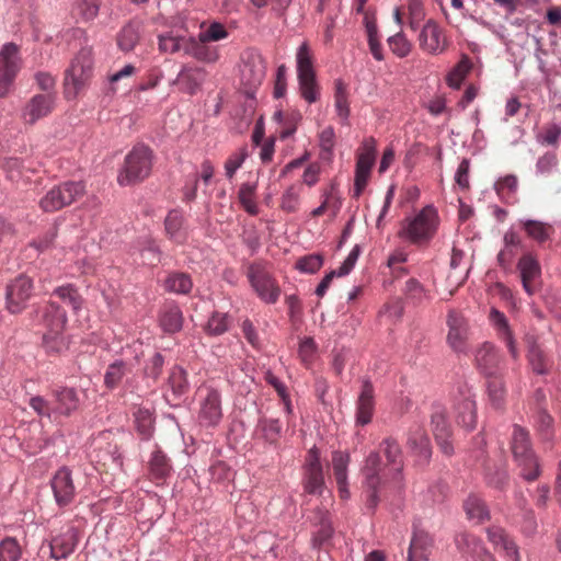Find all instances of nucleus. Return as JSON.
Returning <instances> with one entry per match:
<instances>
[{
  "label": "nucleus",
  "mask_w": 561,
  "mask_h": 561,
  "mask_svg": "<svg viewBox=\"0 0 561 561\" xmlns=\"http://www.w3.org/2000/svg\"><path fill=\"white\" fill-rule=\"evenodd\" d=\"M20 69L19 47L13 43L5 44L0 50V98L8 94Z\"/></svg>",
  "instance_id": "9b49d317"
},
{
  "label": "nucleus",
  "mask_w": 561,
  "mask_h": 561,
  "mask_svg": "<svg viewBox=\"0 0 561 561\" xmlns=\"http://www.w3.org/2000/svg\"><path fill=\"white\" fill-rule=\"evenodd\" d=\"M309 519L314 526L319 527V529L313 535V546L321 547L333 535V527L331 525L329 512L327 508L317 507L312 512V515L309 516Z\"/></svg>",
  "instance_id": "473e14b6"
},
{
  "label": "nucleus",
  "mask_w": 561,
  "mask_h": 561,
  "mask_svg": "<svg viewBox=\"0 0 561 561\" xmlns=\"http://www.w3.org/2000/svg\"><path fill=\"white\" fill-rule=\"evenodd\" d=\"M489 320L495 328L499 339L505 343L513 359H517L519 352L517 350L516 342L508 325L506 316L500 310L492 308L489 314Z\"/></svg>",
  "instance_id": "a878e982"
},
{
  "label": "nucleus",
  "mask_w": 561,
  "mask_h": 561,
  "mask_svg": "<svg viewBox=\"0 0 561 561\" xmlns=\"http://www.w3.org/2000/svg\"><path fill=\"white\" fill-rule=\"evenodd\" d=\"M474 364L484 377L494 376L500 374L501 356L493 344L484 342L474 353Z\"/></svg>",
  "instance_id": "4be33fe9"
},
{
  "label": "nucleus",
  "mask_w": 561,
  "mask_h": 561,
  "mask_svg": "<svg viewBox=\"0 0 561 561\" xmlns=\"http://www.w3.org/2000/svg\"><path fill=\"white\" fill-rule=\"evenodd\" d=\"M463 510L468 519L482 523L489 518V510L478 495L470 494L463 502Z\"/></svg>",
  "instance_id": "ea45409f"
},
{
  "label": "nucleus",
  "mask_w": 561,
  "mask_h": 561,
  "mask_svg": "<svg viewBox=\"0 0 561 561\" xmlns=\"http://www.w3.org/2000/svg\"><path fill=\"white\" fill-rule=\"evenodd\" d=\"M199 425L216 427L222 419L221 396L211 387H202L197 391Z\"/></svg>",
  "instance_id": "9d476101"
},
{
  "label": "nucleus",
  "mask_w": 561,
  "mask_h": 561,
  "mask_svg": "<svg viewBox=\"0 0 561 561\" xmlns=\"http://www.w3.org/2000/svg\"><path fill=\"white\" fill-rule=\"evenodd\" d=\"M100 4V0H77L73 4L72 13L82 21H92L99 13Z\"/></svg>",
  "instance_id": "8fccbe9b"
},
{
  "label": "nucleus",
  "mask_w": 561,
  "mask_h": 561,
  "mask_svg": "<svg viewBox=\"0 0 561 561\" xmlns=\"http://www.w3.org/2000/svg\"><path fill=\"white\" fill-rule=\"evenodd\" d=\"M78 543L77 531L69 528L66 533L51 539L49 548L50 554L55 559H65L70 556Z\"/></svg>",
  "instance_id": "f704fd0d"
},
{
  "label": "nucleus",
  "mask_w": 561,
  "mask_h": 561,
  "mask_svg": "<svg viewBox=\"0 0 561 561\" xmlns=\"http://www.w3.org/2000/svg\"><path fill=\"white\" fill-rule=\"evenodd\" d=\"M375 411V390L369 380H364L356 402V424L365 426L373 420Z\"/></svg>",
  "instance_id": "b1692460"
},
{
  "label": "nucleus",
  "mask_w": 561,
  "mask_h": 561,
  "mask_svg": "<svg viewBox=\"0 0 561 561\" xmlns=\"http://www.w3.org/2000/svg\"><path fill=\"white\" fill-rule=\"evenodd\" d=\"M431 424L434 437L442 451L450 456L454 453L451 438V427L446 419V410L440 404H434L431 415Z\"/></svg>",
  "instance_id": "a211bd4d"
},
{
  "label": "nucleus",
  "mask_w": 561,
  "mask_h": 561,
  "mask_svg": "<svg viewBox=\"0 0 561 561\" xmlns=\"http://www.w3.org/2000/svg\"><path fill=\"white\" fill-rule=\"evenodd\" d=\"M376 145L373 138L365 140L357 156L355 171V196L358 197L367 185L375 162Z\"/></svg>",
  "instance_id": "f3484780"
},
{
  "label": "nucleus",
  "mask_w": 561,
  "mask_h": 561,
  "mask_svg": "<svg viewBox=\"0 0 561 561\" xmlns=\"http://www.w3.org/2000/svg\"><path fill=\"white\" fill-rule=\"evenodd\" d=\"M511 449L520 469V476L527 481L537 480L540 476V465L531 448L529 432L520 425L513 426Z\"/></svg>",
  "instance_id": "423d86ee"
},
{
  "label": "nucleus",
  "mask_w": 561,
  "mask_h": 561,
  "mask_svg": "<svg viewBox=\"0 0 561 561\" xmlns=\"http://www.w3.org/2000/svg\"><path fill=\"white\" fill-rule=\"evenodd\" d=\"M230 320L227 313L214 312L209 318L205 330L210 335H221L228 331Z\"/></svg>",
  "instance_id": "052dcab7"
},
{
  "label": "nucleus",
  "mask_w": 561,
  "mask_h": 561,
  "mask_svg": "<svg viewBox=\"0 0 561 561\" xmlns=\"http://www.w3.org/2000/svg\"><path fill=\"white\" fill-rule=\"evenodd\" d=\"M188 37L173 35L171 33L159 35V49L163 53L174 54L180 50L184 51V46Z\"/></svg>",
  "instance_id": "6e6d98bb"
},
{
  "label": "nucleus",
  "mask_w": 561,
  "mask_h": 561,
  "mask_svg": "<svg viewBox=\"0 0 561 561\" xmlns=\"http://www.w3.org/2000/svg\"><path fill=\"white\" fill-rule=\"evenodd\" d=\"M152 164V150L144 144L134 146L126 154L124 164L118 172V184L129 186L145 181L151 174Z\"/></svg>",
  "instance_id": "39448f33"
},
{
  "label": "nucleus",
  "mask_w": 561,
  "mask_h": 561,
  "mask_svg": "<svg viewBox=\"0 0 561 561\" xmlns=\"http://www.w3.org/2000/svg\"><path fill=\"white\" fill-rule=\"evenodd\" d=\"M402 468V453L399 444L392 438H386L380 443L379 453L369 454L363 469L369 508H375L378 504L379 485L386 482L388 477L399 481Z\"/></svg>",
  "instance_id": "f257e3e1"
},
{
  "label": "nucleus",
  "mask_w": 561,
  "mask_h": 561,
  "mask_svg": "<svg viewBox=\"0 0 561 561\" xmlns=\"http://www.w3.org/2000/svg\"><path fill=\"white\" fill-rule=\"evenodd\" d=\"M527 357L534 373L539 375L548 373L550 364L543 352L539 348V346L531 345L529 347Z\"/></svg>",
  "instance_id": "4d7b16f0"
},
{
  "label": "nucleus",
  "mask_w": 561,
  "mask_h": 561,
  "mask_svg": "<svg viewBox=\"0 0 561 561\" xmlns=\"http://www.w3.org/2000/svg\"><path fill=\"white\" fill-rule=\"evenodd\" d=\"M296 64H297V76L316 73L314 55H313V51H312L310 45L308 44V42H304L298 47L297 53H296Z\"/></svg>",
  "instance_id": "49530a36"
},
{
  "label": "nucleus",
  "mask_w": 561,
  "mask_h": 561,
  "mask_svg": "<svg viewBox=\"0 0 561 561\" xmlns=\"http://www.w3.org/2000/svg\"><path fill=\"white\" fill-rule=\"evenodd\" d=\"M455 542L457 548L468 554H474L478 552V549L480 548V545L477 540V538L468 533H461L458 534L455 538Z\"/></svg>",
  "instance_id": "69168bd1"
},
{
  "label": "nucleus",
  "mask_w": 561,
  "mask_h": 561,
  "mask_svg": "<svg viewBox=\"0 0 561 561\" xmlns=\"http://www.w3.org/2000/svg\"><path fill=\"white\" fill-rule=\"evenodd\" d=\"M84 194L82 182L68 181L51 187L41 199L39 206L46 213H54L71 205Z\"/></svg>",
  "instance_id": "6e6552de"
},
{
  "label": "nucleus",
  "mask_w": 561,
  "mask_h": 561,
  "mask_svg": "<svg viewBox=\"0 0 561 561\" xmlns=\"http://www.w3.org/2000/svg\"><path fill=\"white\" fill-rule=\"evenodd\" d=\"M190 382L186 370L181 366H173L170 369L164 398L171 405H179L181 399L187 393Z\"/></svg>",
  "instance_id": "aec40b11"
},
{
  "label": "nucleus",
  "mask_w": 561,
  "mask_h": 561,
  "mask_svg": "<svg viewBox=\"0 0 561 561\" xmlns=\"http://www.w3.org/2000/svg\"><path fill=\"white\" fill-rule=\"evenodd\" d=\"M518 181L515 175L501 178L494 185L496 194L505 203H513L517 190Z\"/></svg>",
  "instance_id": "3c124183"
},
{
  "label": "nucleus",
  "mask_w": 561,
  "mask_h": 561,
  "mask_svg": "<svg viewBox=\"0 0 561 561\" xmlns=\"http://www.w3.org/2000/svg\"><path fill=\"white\" fill-rule=\"evenodd\" d=\"M184 53L198 61L213 64L219 59V51L216 46H211L207 41L188 37L184 46Z\"/></svg>",
  "instance_id": "bb28decb"
},
{
  "label": "nucleus",
  "mask_w": 561,
  "mask_h": 561,
  "mask_svg": "<svg viewBox=\"0 0 561 561\" xmlns=\"http://www.w3.org/2000/svg\"><path fill=\"white\" fill-rule=\"evenodd\" d=\"M438 224L437 210L427 205L414 217L405 218L402 221L398 236L412 244L424 245L434 238Z\"/></svg>",
  "instance_id": "7ed1b4c3"
},
{
  "label": "nucleus",
  "mask_w": 561,
  "mask_h": 561,
  "mask_svg": "<svg viewBox=\"0 0 561 561\" xmlns=\"http://www.w3.org/2000/svg\"><path fill=\"white\" fill-rule=\"evenodd\" d=\"M470 69L471 61L467 56H463L459 62L448 72L446 77L447 84L453 89H459Z\"/></svg>",
  "instance_id": "09e8293b"
},
{
  "label": "nucleus",
  "mask_w": 561,
  "mask_h": 561,
  "mask_svg": "<svg viewBox=\"0 0 561 561\" xmlns=\"http://www.w3.org/2000/svg\"><path fill=\"white\" fill-rule=\"evenodd\" d=\"M408 446L422 462L428 461L432 455L430 438L421 425L410 428Z\"/></svg>",
  "instance_id": "cd10ccee"
},
{
  "label": "nucleus",
  "mask_w": 561,
  "mask_h": 561,
  "mask_svg": "<svg viewBox=\"0 0 561 561\" xmlns=\"http://www.w3.org/2000/svg\"><path fill=\"white\" fill-rule=\"evenodd\" d=\"M448 327L447 344L458 353L467 351V344L470 336L467 319L456 310H450L446 320Z\"/></svg>",
  "instance_id": "2eb2a0df"
},
{
  "label": "nucleus",
  "mask_w": 561,
  "mask_h": 561,
  "mask_svg": "<svg viewBox=\"0 0 561 561\" xmlns=\"http://www.w3.org/2000/svg\"><path fill=\"white\" fill-rule=\"evenodd\" d=\"M257 433L268 443H277L282 436V425L277 419L263 417L259 421Z\"/></svg>",
  "instance_id": "de8ad7c7"
},
{
  "label": "nucleus",
  "mask_w": 561,
  "mask_h": 561,
  "mask_svg": "<svg viewBox=\"0 0 561 561\" xmlns=\"http://www.w3.org/2000/svg\"><path fill=\"white\" fill-rule=\"evenodd\" d=\"M388 45L390 50L399 58L407 57L413 47L412 43L401 31L388 38Z\"/></svg>",
  "instance_id": "13d9d810"
},
{
  "label": "nucleus",
  "mask_w": 561,
  "mask_h": 561,
  "mask_svg": "<svg viewBox=\"0 0 561 561\" xmlns=\"http://www.w3.org/2000/svg\"><path fill=\"white\" fill-rule=\"evenodd\" d=\"M51 295L67 305L73 313H78L83 307L84 299L72 284L56 287Z\"/></svg>",
  "instance_id": "c9c22d12"
},
{
  "label": "nucleus",
  "mask_w": 561,
  "mask_h": 561,
  "mask_svg": "<svg viewBox=\"0 0 561 561\" xmlns=\"http://www.w3.org/2000/svg\"><path fill=\"white\" fill-rule=\"evenodd\" d=\"M144 25L140 21L131 20L117 33L116 42L122 51L134 50L142 36Z\"/></svg>",
  "instance_id": "c756f323"
},
{
  "label": "nucleus",
  "mask_w": 561,
  "mask_h": 561,
  "mask_svg": "<svg viewBox=\"0 0 561 561\" xmlns=\"http://www.w3.org/2000/svg\"><path fill=\"white\" fill-rule=\"evenodd\" d=\"M334 106L337 116L341 118L342 123L345 124L350 116L351 110L347 88L341 79H337L334 82Z\"/></svg>",
  "instance_id": "a19ab883"
},
{
  "label": "nucleus",
  "mask_w": 561,
  "mask_h": 561,
  "mask_svg": "<svg viewBox=\"0 0 561 561\" xmlns=\"http://www.w3.org/2000/svg\"><path fill=\"white\" fill-rule=\"evenodd\" d=\"M22 550L16 539L7 537L0 542V561H19Z\"/></svg>",
  "instance_id": "680f3d73"
},
{
  "label": "nucleus",
  "mask_w": 561,
  "mask_h": 561,
  "mask_svg": "<svg viewBox=\"0 0 561 561\" xmlns=\"http://www.w3.org/2000/svg\"><path fill=\"white\" fill-rule=\"evenodd\" d=\"M92 51L89 48H82L66 71L65 94L68 99L76 98L85 87L92 76Z\"/></svg>",
  "instance_id": "0eeeda50"
},
{
  "label": "nucleus",
  "mask_w": 561,
  "mask_h": 561,
  "mask_svg": "<svg viewBox=\"0 0 561 561\" xmlns=\"http://www.w3.org/2000/svg\"><path fill=\"white\" fill-rule=\"evenodd\" d=\"M127 371L128 369L124 362H114L106 369V373L104 375V385L108 389L116 388L121 383L122 379L127 374Z\"/></svg>",
  "instance_id": "5fc2aeb1"
},
{
  "label": "nucleus",
  "mask_w": 561,
  "mask_h": 561,
  "mask_svg": "<svg viewBox=\"0 0 561 561\" xmlns=\"http://www.w3.org/2000/svg\"><path fill=\"white\" fill-rule=\"evenodd\" d=\"M198 36L201 41L217 42L228 36V32L225 26L218 22L211 23L205 31H202Z\"/></svg>",
  "instance_id": "774afa93"
},
{
  "label": "nucleus",
  "mask_w": 561,
  "mask_h": 561,
  "mask_svg": "<svg viewBox=\"0 0 561 561\" xmlns=\"http://www.w3.org/2000/svg\"><path fill=\"white\" fill-rule=\"evenodd\" d=\"M301 188L290 185L282 195L280 208L286 213H295L299 208Z\"/></svg>",
  "instance_id": "bf43d9fd"
},
{
  "label": "nucleus",
  "mask_w": 561,
  "mask_h": 561,
  "mask_svg": "<svg viewBox=\"0 0 561 561\" xmlns=\"http://www.w3.org/2000/svg\"><path fill=\"white\" fill-rule=\"evenodd\" d=\"M302 486L305 493L312 495H322L325 489L323 468L316 448L308 451L304 467Z\"/></svg>",
  "instance_id": "f8f14e48"
},
{
  "label": "nucleus",
  "mask_w": 561,
  "mask_h": 561,
  "mask_svg": "<svg viewBox=\"0 0 561 561\" xmlns=\"http://www.w3.org/2000/svg\"><path fill=\"white\" fill-rule=\"evenodd\" d=\"M135 424L137 432L142 439H149L153 432V416L150 410L139 408L135 413Z\"/></svg>",
  "instance_id": "603ef678"
},
{
  "label": "nucleus",
  "mask_w": 561,
  "mask_h": 561,
  "mask_svg": "<svg viewBox=\"0 0 561 561\" xmlns=\"http://www.w3.org/2000/svg\"><path fill=\"white\" fill-rule=\"evenodd\" d=\"M520 280L525 291L531 296L536 293L537 280L540 278L541 268L538 261L530 254L523 255L517 264Z\"/></svg>",
  "instance_id": "393cba45"
},
{
  "label": "nucleus",
  "mask_w": 561,
  "mask_h": 561,
  "mask_svg": "<svg viewBox=\"0 0 561 561\" xmlns=\"http://www.w3.org/2000/svg\"><path fill=\"white\" fill-rule=\"evenodd\" d=\"M432 548L433 539L431 536L422 530L415 531L410 543L408 560L428 561L432 553Z\"/></svg>",
  "instance_id": "72a5a7b5"
},
{
  "label": "nucleus",
  "mask_w": 561,
  "mask_h": 561,
  "mask_svg": "<svg viewBox=\"0 0 561 561\" xmlns=\"http://www.w3.org/2000/svg\"><path fill=\"white\" fill-rule=\"evenodd\" d=\"M350 463V455L347 453L336 450L332 454L333 477L337 484V490L342 499L350 495L347 489V467Z\"/></svg>",
  "instance_id": "7c9ffc66"
},
{
  "label": "nucleus",
  "mask_w": 561,
  "mask_h": 561,
  "mask_svg": "<svg viewBox=\"0 0 561 561\" xmlns=\"http://www.w3.org/2000/svg\"><path fill=\"white\" fill-rule=\"evenodd\" d=\"M183 314L175 305L167 306L160 316V325L164 332L174 333L182 329Z\"/></svg>",
  "instance_id": "58836bf2"
},
{
  "label": "nucleus",
  "mask_w": 561,
  "mask_h": 561,
  "mask_svg": "<svg viewBox=\"0 0 561 561\" xmlns=\"http://www.w3.org/2000/svg\"><path fill=\"white\" fill-rule=\"evenodd\" d=\"M51 400L41 396L30 399V407L39 415L57 420L60 416L69 417L80 405L78 392L73 388L57 387L51 391Z\"/></svg>",
  "instance_id": "f03ea898"
},
{
  "label": "nucleus",
  "mask_w": 561,
  "mask_h": 561,
  "mask_svg": "<svg viewBox=\"0 0 561 561\" xmlns=\"http://www.w3.org/2000/svg\"><path fill=\"white\" fill-rule=\"evenodd\" d=\"M193 282L188 274L171 273L164 280L165 290L174 294L186 295L192 290Z\"/></svg>",
  "instance_id": "a18cd8bd"
},
{
  "label": "nucleus",
  "mask_w": 561,
  "mask_h": 561,
  "mask_svg": "<svg viewBox=\"0 0 561 561\" xmlns=\"http://www.w3.org/2000/svg\"><path fill=\"white\" fill-rule=\"evenodd\" d=\"M266 75V64L264 58L255 53L250 51L243 59L241 67V80L249 88L260 85Z\"/></svg>",
  "instance_id": "412c9836"
},
{
  "label": "nucleus",
  "mask_w": 561,
  "mask_h": 561,
  "mask_svg": "<svg viewBox=\"0 0 561 561\" xmlns=\"http://www.w3.org/2000/svg\"><path fill=\"white\" fill-rule=\"evenodd\" d=\"M485 378L489 400L494 408L499 409L504 404L506 397V388L503 377L501 374H496Z\"/></svg>",
  "instance_id": "e433bc0d"
},
{
  "label": "nucleus",
  "mask_w": 561,
  "mask_h": 561,
  "mask_svg": "<svg viewBox=\"0 0 561 561\" xmlns=\"http://www.w3.org/2000/svg\"><path fill=\"white\" fill-rule=\"evenodd\" d=\"M248 154L249 153L247 147H241L234 152H232L226 160L225 173L229 180H231L234 176L237 170L242 167L243 162L248 158Z\"/></svg>",
  "instance_id": "e2e57ef3"
},
{
  "label": "nucleus",
  "mask_w": 561,
  "mask_h": 561,
  "mask_svg": "<svg viewBox=\"0 0 561 561\" xmlns=\"http://www.w3.org/2000/svg\"><path fill=\"white\" fill-rule=\"evenodd\" d=\"M323 264V257L319 254H310L300 257L296 263V268L304 273H316L321 268Z\"/></svg>",
  "instance_id": "338daca9"
},
{
  "label": "nucleus",
  "mask_w": 561,
  "mask_h": 561,
  "mask_svg": "<svg viewBox=\"0 0 561 561\" xmlns=\"http://www.w3.org/2000/svg\"><path fill=\"white\" fill-rule=\"evenodd\" d=\"M206 78V71L202 67L184 66L176 77L180 89L188 94H194L202 87Z\"/></svg>",
  "instance_id": "c85d7f7f"
},
{
  "label": "nucleus",
  "mask_w": 561,
  "mask_h": 561,
  "mask_svg": "<svg viewBox=\"0 0 561 561\" xmlns=\"http://www.w3.org/2000/svg\"><path fill=\"white\" fill-rule=\"evenodd\" d=\"M488 539L499 551L504 552L507 558L519 561L516 543L510 538L506 531L500 526L488 528Z\"/></svg>",
  "instance_id": "2f4dec72"
},
{
  "label": "nucleus",
  "mask_w": 561,
  "mask_h": 561,
  "mask_svg": "<svg viewBox=\"0 0 561 561\" xmlns=\"http://www.w3.org/2000/svg\"><path fill=\"white\" fill-rule=\"evenodd\" d=\"M301 98L309 104L316 103L320 96V85L316 73L297 76Z\"/></svg>",
  "instance_id": "4c0bfd02"
},
{
  "label": "nucleus",
  "mask_w": 561,
  "mask_h": 561,
  "mask_svg": "<svg viewBox=\"0 0 561 561\" xmlns=\"http://www.w3.org/2000/svg\"><path fill=\"white\" fill-rule=\"evenodd\" d=\"M248 279L257 297L265 304H275L280 296V287L265 266L253 263L248 267Z\"/></svg>",
  "instance_id": "1a4fd4ad"
},
{
  "label": "nucleus",
  "mask_w": 561,
  "mask_h": 561,
  "mask_svg": "<svg viewBox=\"0 0 561 561\" xmlns=\"http://www.w3.org/2000/svg\"><path fill=\"white\" fill-rule=\"evenodd\" d=\"M473 392L467 386L458 388L454 398V412L458 425L466 430H472L477 423V409Z\"/></svg>",
  "instance_id": "ddd939ff"
},
{
  "label": "nucleus",
  "mask_w": 561,
  "mask_h": 561,
  "mask_svg": "<svg viewBox=\"0 0 561 561\" xmlns=\"http://www.w3.org/2000/svg\"><path fill=\"white\" fill-rule=\"evenodd\" d=\"M42 322L45 327L43 334V345L47 353L59 354L68 346L65 336V329L68 322L65 309L56 301H49L42 314Z\"/></svg>",
  "instance_id": "20e7f679"
},
{
  "label": "nucleus",
  "mask_w": 561,
  "mask_h": 561,
  "mask_svg": "<svg viewBox=\"0 0 561 561\" xmlns=\"http://www.w3.org/2000/svg\"><path fill=\"white\" fill-rule=\"evenodd\" d=\"M448 39L444 30L434 20H428L419 34L420 48L430 55H439L448 48Z\"/></svg>",
  "instance_id": "4468645a"
},
{
  "label": "nucleus",
  "mask_w": 561,
  "mask_h": 561,
  "mask_svg": "<svg viewBox=\"0 0 561 561\" xmlns=\"http://www.w3.org/2000/svg\"><path fill=\"white\" fill-rule=\"evenodd\" d=\"M523 226L527 234L538 242L547 240L551 230L550 226L536 220H526Z\"/></svg>",
  "instance_id": "0e129e2a"
},
{
  "label": "nucleus",
  "mask_w": 561,
  "mask_h": 561,
  "mask_svg": "<svg viewBox=\"0 0 561 561\" xmlns=\"http://www.w3.org/2000/svg\"><path fill=\"white\" fill-rule=\"evenodd\" d=\"M50 484L58 506L64 507L72 503L76 496V486L69 468H60L54 474Z\"/></svg>",
  "instance_id": "6ab92c4d"
},
{
  "label": "nucleus",
  "mask_w": 561,
  "mask_h": 561,
  "mask_svg": "<svg viewBox=\"0 0 561 561\" xmlns=\"http://www.w3.org/2000/svg\"><path fill=\"white\" fill-rule=\"evenodd\" d=\"M55 93L36 94L26 103L23 110V118L27 124H34L38 119L51 113L55 105Z\"/></svg>",
  "instance_id": "5701e85b"
},
{
  "label": "nucleus",
  "mask_w": 561,
  "mask_h": 561,
  "mask_svg": "<svg viewBox=\"0 0 561 561\" xmlns=\"http://www.w3.org/2000/svg\"><path fill=\"white\" fill-rule=\"evenodd\" d=\"M171 469L169 458L161 450L158 449L152 453L149 460V471L153 480H164L170 474Z\"/></svg>",
  "instance_id": "37998d69"
},
{
  "label": "nucleus",
  "mask_w": 561,
  "mask_h": 561,
  "mask_svg": "<svg viewBox=\"0 0 561 561\" xmlns=\"http://www.w3.org/2000/svg\"><path fill=\"white\" fill-rule=\"evenodd\" d=\"M33 294V282L25 275L18 276L7 287V308L11 313L21 312Z\"/></svg>",
  "instance_id": "dca6fc26"
},
{
  "label": "nucleus",
  "mask_w": 561,
  "mask_h": 561,
  "mask_svg": "<svg viewBox=\"0 0 561 561\" xmlns=\"http://www.w3.org/2000/svg\"><path fill=\"white\" fill-rule=\"evenodd\" d=\"M182 226H183V216L181 211L173 209L169 211L165 220H164V227L165 232L169 236L170 239L182 242L184 237L182 233Z\"/></svg>",
  "instance_id": "864d4df0"
},
{
  "label": "nucleus",
  "mask_w": 561,
  "mask_h": 561,
  "mask_svg": "<svg viewBox=\"0 0 561 561\" xmlns=\"http://www.w3.org/2000/svg\"><path fill=\"white\" fill-rule=\"evenodd\" d=\"M403 294L407 300L414 306H420L431 299L430 291L416 278H409L405 282Z\"/></svg>",
  "instance_id": "79ce46f5"
},
{
  "label": "nucleus",
  "mask_w": 561,
  "mask_h": 561,
  "mask_svg": "<svg viewBox=\"0 0 561 561\" xmlns=\"http://www.w3.org/2000/svg\"><path fill=\"white\" fill-rule=\"evenodd\" d=\"M238 199L249 215L256 216L259 214L256 184L242 183L238 192Z\"/></svg>",
  "instance_id": "c03bdc74"
}]
</instances>
